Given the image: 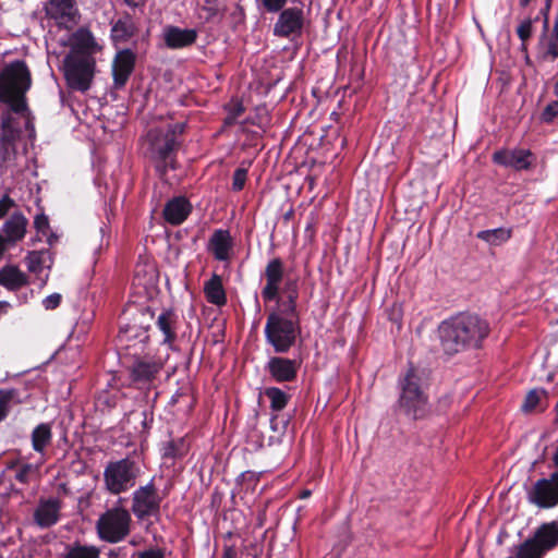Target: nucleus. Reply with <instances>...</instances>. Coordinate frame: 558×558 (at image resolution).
Masks as SVG:
<instances>
[{
	"label": "nucleus",
	"instance_id": "nucleus-30",
	"mask_svg": "<svg viewBox=\"0 0 558 558\" xmlns=\"http://www.w3.org/2000/svg\"><path fill=\"white\" fill-rule=\"evenodd\" d=\"M136 26L130 16L118 20L111 29V37L116 43L128 41L134 36Z\"/></svg>",
	"mask_w": 558,
	"mask_h": 558
},
{
	"label": "nucleus",
	"instance_id": "nucleus-20",
	"mask_svg": "<svg viewBox=\"0 0 558 558\" xmlns=\"http://www.w3.org/2000/svg\"><path fill=\"white\" fill-rule=\"evenodd\" d=\"M162 36L168 48L180 49L193 45L197 39V32L178 26H167Z\"/></svg>",
	"mask_w": 558,
	"mask_h": 558
},
{
	"label": "nucleus",
	"instance_id": "nucleus-3",
	"mask_svg": "<svg viewBox=\"0 0 558 558\" xmlns=\"http://www.w3.org/2000/svg\"><path fill=\"white\" fill-rule=\"evenodd\" d=\"M31 73L23 61L5 65L0 73V101L16 113L26 110L25 94L31 87Z\"/></svg>",
	"mask_w": 558,
	"mask_h": 558
},
{
	"label": "nucleus",
	"instance_id": "nucleus-23",
	"mask_svg": "<svg viewBox=\"0 0 558 558\" xmlns=\"http://www.w3.org/2000/svg\"><path fill=\"white\" fill-rule=\"evenodd\" d=\"M28 221L21 213H14L2 226L5 242L13 246L24 239Z\"/></svg>",
	"mask_w": 558,
	"mask_h": 558
},
{
	"label": "nucleus",
	"instance_id": "nucleus-18",
	"mask_svg": "<svg viewBox=\"0 0 558 558\" xmlns=\"http://www.w3.org/2000/svg\"><path fill=\"white\" fill-rule=\"evenodd\" d=\"M61 502L57 498L40 500L35 512L34 521L40 527H50L59 521Z\"/></svg>",
	"mask_w": 558,
	"mask_h": 558
},
{
	"label": "nucleus",
	"instance_id": "nucleus-60",
	"mask_svg": "<svg viewBox=\"0 0 558 558\" xmlns=\"http://www.w3.org/2000/svg\"><path fill=\"white\" fill-rule=\"evenodd\" d=\"M130 543H131V545H133V546H136V545H137L136 541H131Z\"/></svg>",
	"mask_w": 558,
	"mask_h": 558
},
{
	"label": "nucleus",
	"instance_id": "nucleus-42",
	"mask_svg": "<svg viewBox=\"0 0 558 558\" xmlns=\"http://www.w3.org/2000/svg\"><path fill=\"white\" fill-rule=\"evenodd\" d=\"M558 117V102L554 101L546 106L542 113V119L545 122H551L555 118Z\"/></svg>",
	"mask_w": 558,
	"mask_h": 558
},
{
	"label": "nucleus",
	"instance_id": "nucleus-6",
	"mask_svg": "<svg viewBox=\"0 0 558 558\" xmlns=\"http://www.w3.org/2000/svg\"><path fill=\"white\" fill-rule=\"evenodd\" d=\"M132 518L122 507H113L104 512L96 522L98 537L107 543L123 541L131 532Z\"/></svg>",
	"mask_w": 558,
	"mask_h": 558
},
{
	"label": "nucleus",
	"instance_id": "nucleus-25",
	"mask_svg": "<svg viewBox=\"0 0 558 558\" xmlns=\"http://www.w3.org/2000/svg\"><path fill=\"white\" fill-rule=\"evenodd\" d=\"M534 541L546 553L558 546V522L542 523L533 533Z\"/></svg>",
	"mask_w": 558,
	"mask_h": 558
},
{
	"label": "nucleus",
	"instance_id": "nucleus-9",
	"mask_svg": "<svg viewBox=\"0 0 558 558\" xmlns=\"http://www.w3.org/2000/svg\"><path fill=\"white\" fill-rule=\"evenodd\" d=\"M64 75L72 88L85 92L94 76L95 59L93 57L68 56L63 62Z\"/></svg>",
	"mask_w": 558,
	"mask_h": 558
},
{
	"label": "nucleus",
	"instance_id": "nucleus-28",
	"mask_svg": "<svg viewBox=\"0 0 558 558\" xmlns=\"http://www.w3.org/2000/svg\"><path fill=\"white\" fill-rule=\"evenodd\" d=\"M204 292L207 301L211 304L221 306L227 302L222 280L218 275H213V277L205 282Z\"/></svg>",
	"mask_w": 558,
	"mask_h": 558
},
{
	"label": "nucleus",
	"instance_id": "nucleus-39",
	"mask_svg": "<svg viewBox=\"0 0 558 558\" xmlns=\"http://www.w3.org/2000/svg\"><path fill=\"white\" fill-rule=\"evenodd\" d=\"M34 227L41 235H48L50 231L49 219L45 214H38L34 218Z\"/></svg>",
	"mask_w": 558,
	"mask_h": 558
},
{
	"label": "nucleus",
	"instance_id": "nucleus-35",
	"mask_svg": "<svg viewBox=\"0 0 558 558\" xmlns=\"http://www.w3.org/2000/svg\"><path fill=\"white\" fill-rule=\"evenodd\" d=\"M264 393L269 399L272 411L278 412L286 408L289 397L281 389L277 387H269L265 389Z\"/></svg>",
	"mask_w": 558,
	"mask_h": 558
},
{
	"label": "nucleus",
	"instance_id": "nucleus-44",
	"mask_svg": "<svg viewBox=\"0 0 558 558\" xmlns=\"http://www.w3.org/2000/svg\"><path fill=\"white\" fill-rule=\"evenodd\" d=\"M60 303L61 294L59 293H52L43 300V305L48 311L57 308L60 305Z\"/></svg>",
	"mask_w": 558,
	"mask_h": 558
},
{
	"label": "nucleus",
	"instance_id": "nucleus-1",
	"mask_svg": "<svg viewBox=\"0 0 558 558\" xmlns=\"http://www.w3.org/2000/svg\"><path fill=\"white\" fill-rule=\"evenodd\" d=\"M438 333L445 353L454 354L480 347L489 333V325L475 314L460 313L444 320Z\"/></svg>",
	"mask_w": 558,
	"mask_h": 558
},
{
	"label": "nucleus",
	"instance_id": "nucleus-13",
	"mask_svg": "<svg viewBox=\"0 0 558 558\" xmlns=\"http://www.w3.org/2000/svg\"><path fill=\"white\" fill-rule=\"evenodd\" d=\"M283 263L280 258H274L268 262L265 268L266 284L262 290V296L266 301L278 299L280 284L283 279Z\"/></svg>",
	"mask_w": 558,
	"mask_h": 558
},
{
	"label": "nucleus",
	"instance_id": "nucleus-15",
	"mask_svg": "<svg viewBox=\"0 0 558 558\" xmlns=\"http://www.w3.org/2000/svg\"><path fill=\"white\" fill-rule=\"evenodd\" d=\"M165 363V360H154L148 356L138 357L134 361L131 367V377L135 383H148L151 381L156 375L160 372Z\"/></svg>",
	"mask_w": 558,
	"mask_h": 558
},
{
	"label": "nucleus",
	"instance_id": "nucleus-19",
	"mask_svg": "<svg viewBox=\"0 0 558 558\" xmlns=\"http://www.w3.org/2000/svg\"><path fill=\"white\" fill-rule=\"evenodd\" d=\"M134 63L135 56L131 50L126 49L117 53L112 65L113 80L117 87L124 86L134 69Z\"/></svg>",
	"mask_w": 558,
	"mask_h": 558
},
{
	"label": "nucleus",
	"instance_id": "nucleus-54",
	"mask_svg": "<svg viewBox=\"0 0 558 558\" xmlns=\"http://www.w3.org/2000/svg\"><path fill=\"white\" fill-rule=\"evenodd\" d=\"M141 316H143V317L148 316L149 318H151L153 312L149 308H146L141 313Z\"/></svg>",
	"mask_w": 558,
	"mask_h": 558
},
{
	"label": "nucleus",
	"instance_id": "nucleus-46",
	"mask_svg": "<svg viewBox=\"0 0 558 558\" xmlns=\"http://www.w3.org/2000/svg\"><path fill=\"white\" fill-rule=\"evenodd\" d=\"M138 558H163V554L159 549H149L141 553Z\"/></svg>",
	"mask_w": 558,
	"mask_h": 558
},
{
	"label": "nucleus",
	"instance_id": "nucleus-14",
	"mask_svg": "<svg viewBox=\"0 0 558 558\" xmlns=\"http://www.w3.org/2000/svg\"><path fill=\"white\" fill-rule=\"evenodd\" d=\"M300 364L295 360L272 356L266 364V369L278 383L292 381L298 374Z\"/></svg>",
	"mask_w": 558,
	"mask_h": 558
},
{
	"label": "nucleus",
	"instance_id": "nucleus-12",
	"mask_svg": "<svg viewBox=\"0 0 558 558\" xmlns=\"http://www.w3.org/2000/svg\"><path fill=\"white\" fill-rule=\"evenodd\" d=\"M46 13L59 26L66 28L75 25L78 19V10L74 0H48Z\"/></svg>",
	"mask_w": 558,
	"mask_h": 558
},
{
	"label": "nucleus",
	"instance_id": "nucleus-24",
	"mask_svg": "<svg viewBox=\"0 0 558 558\" xmlns=\"http://www.w3.org/2000/svg\"><path fill=\"white\" fill-rule=\"evenodd\" d=\"M3 135L0 138V168L9 169L16 166L17 151L15 135L8 131V122L3 121Z\"/></svg>",
	"mask_w": 558,
	"mask_h": 558
},
{
	"label": "nucleus",
	"instance_id": "nucleus-37",
	"mask_svg": "<svg viewBox=\"0 0 558 558\" xmlns=\"http://www.w3.org/2000/svg\"><path fill=\"white\" fill-rule=\"evenodd\" d=\"M41 464V462L39 464H22L15 472V480L22 484H28L33 478L38 477Z\"/></svg>",
	"mask_w": 558,
	"mask_h": 558
},
{
	"label": "nucleus",
	"instance_id": "nucleus-34",
	"mask_svg": "<svg viewBox=\"0 0 558 558\" xmlns=\"http://www.w3.org/2000/svg\"><path fill=\"white\" fill-rule=\"evenodd\" d=\"M48 259V252L45 251H33L25 258L27 269L34 274H40L45 267H49Z\"/></svg>",
	"mask_w": 558,
	"mask_h": 558
},
{
	"label": "nucleus",
	"instance_id": "nucleus-38",
	"mask_svg": "<svg viewBox=\"0 0 558 558\" xmlns=\"http://www.w3.org/2000/svg\"><path fill=\"white\" fill-rule=\"evenodd\" d=\"M544 395L543 390L533 389L531 390L522 404V410L525 412H530L536 409L541 397Z\"/></svg>",
	"mask_w": 558,
	"mask_h": 558
},
{
	"label": "nucleus",
	"instance_id": "nucleus-52",
	"mask_svg": "<svg viewBox=\"0 0 558 558\" xmlns=\"http://www.w3.org/2000/svg\"><path fill=\"white\" fill-rule=\"evenodd\" d=\"M9 308H10V303H8L5 301H0V316L2 314H5Z\"/></svg>",
	"mask_w": 558,
	"mask_h": 558
},
{
	"label": "nucleus",
	"instance_id": "nucleus-8",
	"mask_svg": "<svg viewBox=\"0 0 558 558\" xmlns=\"http://www.w3.org/2000/svg\"><path fill=\"white\" fill-rule=\"evenodd\" d=\"M526 500L538 509H553L558 506V471L548 477L536 480L526 488Z\"/></svg>",
	"mask_w": 558,
	"mask_h": 558
},
{
	"label": "nucleus",
	"instance_id": "nucleus-53",
	"mask_svg": "<svg viewBox=\"0 0 558 558\" xmlns=\"http://www.w3.org/2000/svg\"><path fill=\"white\" fill-rule=\"evenodd\" d=\"M124 2L129 5V7H133V8H136L138 5H141L143 3L142 0H124Z\"/></svg>",
	"mask_w": 558,
	"mask_h": 558
},
{
	"label": "nucleus",
	"instance_id": "nucleus-41",
	"mask_svg": "<svg viewBox=\"0 0 558 558\" xmlns=\"http://www.w3.org/2000/svg\"><path fill=\"white\" fill-rule=\"evenodd\" d=\"M247 171L243 168H239L233 173L232 189L234 191H241L246 181Z\"/></svg>",
	"mask_w": 558,
	"mask_h": 558
},
{
	"label": "nucleus",
	"instance_id": "nucleus-33",
	"mask_svg": "<svg viewBox=\"0 0 558 558\" xmlns=\"http://www.w3.org/2000/svg\"><path fill=\"white\" fill-rule=\"evenodd\" d=\"M63 558H100V549L92 545H73L66 548Z\"/></svg>",
	"mask_w": 558,
	"mask_h": 558
},
{
	"label": "nucleus",
	"instance_id": "nucleus-59",
	"mask_svg": "<svg viewBox=\"0 0 558 558\" xmlns=\"http://www.w3.org/2000/svg\"><path fill=\"white\" fill-rule=\"evenodd\" d=\"M555 94L558 96V82L556 83V86H555Z\"/></svg>",
	"mask_w": 558,
	"mask_h": 558
},
{
	"label": "nucleus",
	"instance_id": "nucleus-10",
	"mask_svg": "<svg viewBox=\"0 0 558 558\" xmlns=\"http://www.w3.org/2000/svg\"><path fill=\"white\" fill-rule=\"evenodd\" d=\"M305 24L304 11L300 7H290L280 11L274 25V35L281 38L299 37Z\"/></svg>",
	"mask_w": 558,
	"mask_h": 558
},
{
	"label": "nucleus",
	"instance_id": "nucleus-5",
	"mask_svg": "<svg viewBox=\"0 0 558 558\" xmlns=\"http://www.w3.org/2000/svg\"><path fill=\"white\" fill-rule=\"evenodd\" d=\"M140 473V465L131 459L110 462L104 471L105 487L113 495L125 493L135 486Z\"/></svg>",
	"mask_w": 558,
	"mask_h": 558
},
{
	"label": "nucleus",
	"instance_id": "nucleus-55",
	"mask_svg": "<svg viewBox=\"0 0 558 558\" xmlns=\"http://www.w3.org/2000/svg\"><path fill=\"white\" fill-rule=\"evenodd\" d=\"M310 496H311V490H308V489L303 490V492L301 493V495H300V497H301V498H303V499H304V498H307V497H310Z\"/></svg>",
	"mask_w": 558,
	"mask_h": 558
},
{
	"label": "nucleus",
	"instance_id": "nucleus-57",
	"mask_svg": "<svg viewBox=\"0 0 558 558\" xmlns=\"http://www.w3.org/2000/svg\"><path fill=\"white\" fill-rule=\"evenodd\" d=\"M551 1H553V0H546V4H545V10H546V12L549 10L550 4H551Z\"/></svg>",
	"mask_w": 558,
	"mask_h": 558
},
{
	"label": "nucleus",
	"instance_id": "nucleus-16",
	"mask_svg": "<svg viewBox=\"0 0 558 558\" xmlns=\"http://www.w3.org/2000/svg\"><path fill=\"white\" fill-rule=\"evenodd\" d=\"M233 248V240L229 230L217 229L211 234L207 250L215 259L220 262H227L231 258Z\"/></svg>",
	"mask_w": 558,
	"mask_h": 558
},
{
	"label": "nucleus",
	"instance_id": "nucleus-56",
	"mask_svg": "<svg viewBox=\"0 0 558 558\" xmlns=\"http://www.w3.org/2000/svg\"><path fill=\"white\" fill-rule=\"evenodd\" d=\"M222 558H234V556H233V554H232L230 550H227V551L223 554Z\"/></svg>",
	"mask_w": 558,
	"mask_h": 558
},
{
	"label": "nucleus",
	"instance_id": "nucleus-32",
	"mask_svg": "<svg viewBox=\"0 0 558 558\" xmlns=\"http://www.w3.org/2000/svg\"><path fill=\"white\" fill-rule=\"evenodd\" d=\"M545 551L541 548L533 536L526 538L524 542L515 546V558H543Z\"/></svg>",
	"mask_w": 558,
	"mask_h": 558
},
{
	"label": "nucleus",
	"instance_id": "nucleus-36",
	"mask_svg": "<svg viewBox=\"0 0 558 558\" xmlns=\"http://www.w3.org/2000/svg\"><path fill=\"white\" fill-rule=\"evenodd\" d=\"M119 336L121 340L126 341L138 338L140 341L143 342L148 339L147 330L143 327H138L136 324L121 326Z\"/></svg>",
	"mask_w": 558,
	"mask_h": 558
},
{
	"label": "nucleus",
	"instance_id": "nucleus-48",
	"mask_svg": "<svg viewBox=\"0 0 558 558\" xmlns=\"http://www.w3.org/2000/svg\"><path fill=\"white\" fill-rule=\"evenodd\" d=\"M8 413V402L5 400H0V421H2Z\"/></svg>",
	"mask_w": 558,
	"mask_h": 558
},
{
	"label": "nucleus",
	"instance_id": "nucleus-7",
	"mask_svg": "<svg viewBox=\"0 0 558 558\" xmlns=\"http://www.w3.org/2000/svg\"><path fill=\"white\" fill-rule=\"evenodd\" d=\"M420 376L414 367H410L405 375L399 379V405L405 413L414 418L421 416L425 410L427 398L421 388Z\"/></svg>",
	"mask_w": 558,
	"mask_h": 558
},
{
	"label": "nucleus",
	"instance_id": "nucleus-49",
	"mask_svg": "<svg viewBox=\"0 0 558 558\" xmlns=\"http://www.w3.org/2000/svg\"><path fill=\"white\" fill-rule=\"evenodd\" d=\"M10 247V245L5 242L2 235H0V259L2 258L4 252Z\"/></svg>",
	"mask_w": 558,
	"mask_h": 558
},
{
	"label": "nucleus",
	"instance_id": "nucleus-2",
	"mask_svg": "<svg viewBox=\"0 0 558 558\" xmlns=\"http://www.w3.org/2000/svg\"><path fill=\"white\" fill-rule=\"evenodd\" d=\"M184 126L181 122L167 121L151 128L146 134V154L160 175H165L169 169H175L179 136L183 133Z\"/></svg>",
	"mask_w": 558,
	"mask_h": 558
},
{
	"label": "nucleus",
	"instance_id": "nucleus-31",
	"mask_svg": "<svg viewBox=\"0 0 558 558\" xmlns=\"http://www.w3.org/2000/svg\"><path fill=\"white\" fill-rule=\"evenodd\" d=\"M476 236L489 245L498 246L511 238V229L496 228L490 230H483L480 231Z\"/></svg>",
	"mask_w": 558,
	"mask_h": 558
},
{
	"label": "nucleus",
	"instance_id": "nucleus-4",
	"mask_svg": "<svg viewBox=\"0 0 558 558\" xmlns=\"http://www.w3.org/2000/svg\"><path fill=\"white\" fill-rule=\"evenodd\" d=\"M264 332L276 353H287L294 345L301 328L298 317L288 318L272 312L267 317Z\"/></svg>",
	"mask_w": 558,
	"mask_h": 558
},
{
	"label": "nucleus",
	"instance_id": "nucleus-43",
	"mask_svg": "<svg viewBox=\"0 0 558 558\" xmlns=\"http://www.w3.org/2000/svg\"><path fill=\"white\" fill-rule=\"evenodd\" d=\"M288 0H262L264 8L268 12H279L283 10Z\"/></svg>",
	"mask_w": 558,
	"mask_h": 558
},
{
	"label": "nucleus",
	"instance_id": "nucleus-22",
	"mask_svg": "<svg viewBox=\"0 0 558 558\" xmlns=\"http://www.w3.org/2000/svg\"><path fill=\"white\" fill-rule=\"evenodd\" d=\"M531 153L524 149L518 150H499L493 156L496 163L505 167H511L517 170L527 169L531 165Z\"/></svg>",
	"mask_w": 558,
	"mask_h": 558
},
{
	"label": "nucleus",
	"instance_id": "nucleus-58",
	"mask_svg": "<svg viewBox=\"0 0 558 558\" xmlns=\"http://www.w3.org/2000/svg\"><path fill=\"white\" fill-rule=\"evenodd\" d=\"M519 2L522 7H525L529 4L530 0H519Z\"/></svg>",
	"mask_w": 558,
	"mask_h": 558
},
{
	"label": "nucleus",
	"instance_id": "nucleus-40",
	"mask_svg": "<svg viewBox=\"0 0 558 558\" xmlns=\"http://www.w3.org/2000/svg\"><path fill=\"white\" fill-rule=\"evenodd\" d=\"M532 24H533L532 20L531 19H526V20L522 21L520 23V25L518 26L517 34H518L519 38L522 40L523 44L532 35V31H533V25Z\"/></svg>",
	"mask_w": 558,
	"mask_h": 558
},
{
	"label": "nucleus",
	"instance_id": "nucleus-27",
	"mask_svg": "<svg viewBox=\"0 0 558 558\" xmlns=\"http://www.w3.org/2000/svg\"><path fill=\"white\" fill-rule=\"evenodd\" d=\"M52 432L48 423L37 425L32 432V447L41 457V463L46 461V449L51 444Z\"/></svg>",
	"mask_w": 558,
	"mask_h": 558
},
{
	"label": "nucleus",
	"instance_id": "nucleus-47",
	"mask_svg": "<svg viewBox=\"0 0 558 558\" xmlns=\"http://www.w3.org/2000/svg\"><path fill=\"white\" fill-rule=\"evenodd\" d=\"M296 292H292L289 294L288 296V303H289V306H288V311L291 313V314H294L295 313V306H296Z\"/></svg>",
	"mask_w": 558,
	"mask_h": 558
},
{
	"label": "nucleus",
	"instance_id": "nucleus-45",
	"mask_svg": "<svg viewBox=\"0 0 558 558\" xmlns=\"http://www.w3.org/2000/svg\"><path fill=\"white\" fill-rule=\"evenodd\" d=\"M13 206V199H11L8 195H3L0 198V219L3 218Z\"/></svg>",
	"mask_w": 558,
	"mask_h": 558
},
{
	"label": "nucleus",
	"instance_id": "nucleus-51",
	"mask_svg": "<svg viewBox=\"0 0 558 558\" xmlns=\"http://www.w3.org/2000/svg\"><path fill=\"white\" fill-rule=\"evenodd\" d=\"M551 462H553V465L557 469L556 471H558V444L553 452Z\"/></svg>",
	"mask_w": 558,
	"mask_h": 558
},
{
	"label": "nucleus",
	"instance_id": "nucleus-29",
	"mask_svg": "<svg viewBox=\"0 0 558 558\" xmlns=\"http://www.w3.org/2000/svg\"><path fill=\"white\" fill-rule=\"evenodd\" d=\"M27 277L15 266H5L0 269V284L10 289L15 290L26 284Z\"/></svg>",
	"mask_w": 558,
	"mask_h": 558
},
{
	"label": "nucleus",
	"instance_id": "nucleus-50",
	"mask_svg": "<svg viewBox=\"0 0 558 558\" xmlns=\"http://www.w3.org/2000/svg\"><path fill=\"white\" fill-rule=\"evenodd\" d=\"M107 558H124V556L122 555L120 549H111L108 553Z\"/></svg>",
	"mask_w": 558,
	"mask_h": 558
},
{
	"label": "nucleus",
	"instance_id": "nucleus-21",
	"mask_svg": "<svg viewBox=\"0 0 558 558\" xmlns=\"http://www.w3.org/2000/svg\"><path fill=\"white\" fill-rule=\"evenodd\" d=\"M191 211L192 204L185 197L179 196L166 203L163 218L168 223L179 226L185 221Z\"/></svg>",
	"mask_w": 558,
	"mask_h": 558
},
{
	"label": "nucleus",
	"instance_id": "nucleus-26",
	"mask_svg": "<svg viewBox=\"0 0 558 558\" xmlns=\"http://www.w3.org/2000/svg\"><path fill=\"white\" fill-rule=\"evenodd\" d=\"M156 324L163 335L162 344L172 348L177 339L178 315L172 310H165L159 314Z\"/></svg>",
	"mask_w": 558,
	"mask_h": 558
},
{
	"label": "nucleus",
	"instance_id": "nucleus-17",
	"mask_svg": "<svg viewBox=\"0 0 558 558\" xmlns=\"http://www.w3.org/2000/svg\"><path fill=\"white\" fill-rule=\"evenodd\" d=\"M71 49L68 56L93 57L98 45L93 34L86 28H78L70 38Z\"/></svg>",
	"mask_w": 558,
	"mask_h": 558
},
{
	"label": "nucleus",
	"instance_id": "nucleus-11",
	"mask_svg": "<svg viewBox=\"0 0 558 558\" xmlns=\"http://www.w3.org/2000/svg\"><path fill=\"white\" fill-rule=\"evenodd\" d=\"M160 497L153 484L138 487L132 495V511L137 519H144L158 513Z\"/></svg>",
	"mask_w": 558,
	"mask_h": 558
}]
</instances>
